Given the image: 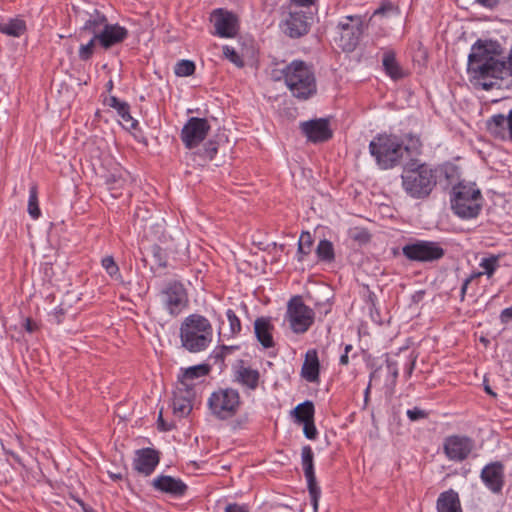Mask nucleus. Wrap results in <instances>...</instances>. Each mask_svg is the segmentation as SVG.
Segmentation results:
<instances>
[{"label": "nucleus", "instance_id": "12", "mask_svg": "<svg viewBox=\"0 0 512 512\" xmlns=\"http://www.w3.org/2000/svg\"><path fill=\"white\" fill-rule=\"evenodd\" d=\"M211 126L206 118L191 117L181 130V140L185 147H197L208 135Z\"/></svg>", "mask_w": 512, "mask_h": 512}, {"label": "nucleus", "instance_id": "38", "mask_svg": "<svg viewBox=\"0 0 512 512\" xmlns=\"http://www.w3.org/2000/svg\"><path fill=\"white\" fill-rule=\"evenodd\" d=\"M479 266L483 269V271H481L483 275L491 278L499 267V256L490 255L488 257H484L481 259Z\"/></svg>", "mask_w": 512, "mask_h": 512}, {"label": "nucleus", "instance_id": "55", "mask_svg": "<svg viewBox=\"0 0 512 512\" xmlns=\"http://www.w3.org/2000/svg\"><path fill=\"white\" fill-rule=\"evenodd\" d=\"M291 2L299 7H310L315 5L318 0H291Z\"/></svg>", "mask_w": 512, "mask_h": 512}, {"label": "nucleus", "instance_id": "58", "mask_svg": "<svg viewBox=\"0 0 512 512\" xmlns=\"http://www.w3.org/2000/svg\"><path fill=\"white\" fill-rule=\"evenodd\" d=\"M143 212H145L147 214L148 210L145 207H137V209L134 213L135 218H137V219L141 218L142 220H145L146 215Z\"/></svg>", "mask_w": 512, "mask_h": 512}, {"label": "nucleus", "instance_id": "33", "mask_svg": "<svg viewBox=\"0 0 512 512\" xmlns=\"http://www.w3.org/2000/svg\"><path fill=\"white\" fill-rule=\"evenodd\" d=\"M314 413V404L309 400L298 404L292 411L295 421L299 424L314 420Z\"/></svg>", "mask_w": 512, "mask_h": 512}, {"label": "nucleus", "instance_id": "59", "mask_svg": "<svg viewBox=\"0 0 512 512\" xmlns=\"http://www.w3.org/2000/svg\"><path fill=\"white\" fill-rule=\"evenodd\" d=\"M414 365H415V360L414 359H410L408 360L406 363H405V373L410 376L413 369H414Z\"/></svg>", "mask_w": 512, "mask_h": 512}, {"label": "nucleus", "instance_id": "15", "mask_svg": "<svg viewBox=\"0 0 512 512\" xmlns=\"http://www.w3.org/2000/svg\"><path fill=\"white\" fill-rule=\"evenodd\" d=\"M301 133L312 143L327 142L333 137L329 120L326 118L312 119L300 123Z\"/></svg>", "mask_w": 512, "mask_h": 512}, {"label": "nucleus", "instance_id": "52", "mask_svg": "<svg viewBox=\"0 0 512 512\" xmlns=\"http://www.w3.org/2000/svg\"><path fill=\"white\" fill-rule=\"evenodd\" d=\"M65 309L61 306H58L57 308H55L54 312H53V317H54V320L57 324H60L62 323L63 321V318H64V315H65Z\"/></svg>", "mask_w": 512, "mask_h": 512}, {"label": "nucleus", "instance_id": "4", "mask_svg": "<svg viewBox=\"0 0 512 512\" xmlns=\"http://www.w3.org/2000/svg\"><path fill=\"white\" fill-rule=\"evenodd\" d=\"M284 82L292 96L308 100L317 93V82L311 66L302 60H294L283 70Z\"/></svg>", "mask_w": 512, "mask_h": 512}, {"label": "nucleus", "instance_id": "31", "mask_svg": "<svg viewBox=\"0 0 512 512\" xmlns=\"http://www.w3.org/2000/svg\"><path fill=\"white\" fill-rule=\"evenodd\" d=\"M105 103L109 106L114 108L118 115L122 118L125 122H131V127L135 128L137 126V121L133 119V117L130 114V106L127 102L119 100L115 96L109 97Z\"/></svg>", "mask_w": 512, "mask_h": 512}, {"label": "nucleus", "instance_id": "64", "mask_svg": "<svg viewBox=\"0 0 512 512\" xmlns=\"http://www.w3.org/2000/svg\"><path fill=\"white\" fill-rule=\"evenodd\" d=\"M484 391L491 397L496 398L498 396V392L494 391L492 386H484Z\"/></svg>", "mask_w": 512, "mask_h": 512}, {"label": "nucleus", "instance_id": "60", "mask_svg": "<svg viewBox=\"0 0 512 512\" xmlns=\"http://www.w3.org/2000/svg\"><path fill=\"white\" fill-rule=\"evenodd\" d=\"M468 285H469V280H464L463 283H462V286H461V291H460V299H461V301H463L464 298H465Z\"/></svg>", "mask_w": 512, "mask_h": 512}, {"label": "nucleus", "instance_id": "23", "mask_svg": "<svg viewBox=\"0 0 512 512\" xmlns=\"http://www.w3.org/2000/svg\"><path fill=\"white\" fill-rule=\"evenodd\" d=\"M274 326L271 323L270 317H258L254 321V333L257 340L265 348L274 347L275 343L272 336Z\"/></svg>", "mask_w": 512, "mask_h": 512}, {"label": "nucleus", "instance_id": "54", "mask_svg": "<svg viewBox=\"0 0 512 512\" xmlns=\"http://www.w3.org/2000/svg\"><path fill=\"white\" fill-rule=\"evenodd\" d=\"M500 320L502 323H508L512 321V306L502 310L500 314Z\"/></svg>", "mask_w": 512, "mask_h": 512}, {"label": "nucleus", "instance_id": "34", "mask_svg": "<svg viewBox=\"0 0 512 512\" xmlns=\"http://www.w3.org/2000/svg\"><path fill=\"white\" fill-rule=\"evenodd\" d=\"M316 255L321 262H333L335 260V252L332 242L327 239L320 240L316 248Z\"/></svg>", "mask_w": 512, "mask_h": 512}, {"label": "nucleus", "instance_id": "35", "mask_svg": "<svg viewBox=\"0 0 512 512\" xmlns=\"http://www.w3.org/2000/svg\"><path fill=\"white\" fill-rule=\"evenodd\" d=\"M313 245V238L309 232H302L298 241V261H303L304 256L310 254Z\"/></svg>", "mask_w": 512, "mask_h": 512}, {"label": "nucleus", "instance_id": "37", "mask_svg": "<svg viewBox=\"0 0 512 512\" xmlns=\"http://www.w3.org/2000/svg\"><path fill=\"white\" fill-rule=\"evenodd\" d=\"M26 30V24L21 19H11L3 26V34L13 37L21 36Z\"/></svg>", "mask_w": 512, "mask_h": 512}, {"label": "nucleus", "instance_id": "7", "mask_svg": "<svg viewBox=\"0 0 512 512\" xmlns=\"http://www.w3.org/2000/svg\"><path fill=\"white\" fill-rule=\"evenodd\" d=\"M240 404L238 391L231 387L219 388L208 399L211 414L220 420H227L235 416Z\"/></svg>", "mask_w": 512, "mask_h": 512}, {"label": "nucleus", "instance_id": "57", "mask_svg": "<svg viewBox=\"0 0 512 512\" xmlns=\"http://www.w3.org/2000/svg\"><path fill=\"white\" fill-rule=\"evenodd\" d=\"M476 2L483 7L492 9L498 4L499 0H476Z\"/></svg>", "mask_w": 512, "mask_h": 512}, {"label": "nucleus", "instance_id": "6", "mask_svg": "<svg viewBox=\"0 0 512 512\" xmlns=\"http://www.w3.org/2000/svg\"><path fill=\"white\" fill-rule=\"evenodd\" d=\"M482 194L475 183L459 182L451 190V209L462 219L476 218L482 209Z\"/></svg>", "mask_w": 512, "mask_h": 512}, {"label": "nucleus", "instance_id": "39", "mask_svg": "<svg viewBox=\"0 0 512 512\" xmlns=\"http://www.w3.org/2000/svg\"><path fill=\"white\" fill-rule=\"evenodd\" d=\"M127 182H128V175H126V177H124L121 173L120 174L112 173L107 177V180H106L109 190L112 191V195L114 197H117L116 192L120 189H123L125 187V185L127 184Z\"/></svg>", "mask_w": 512, "mask_h": 512}, {"label": "nucleus", "instance_id": "62", "mask_svg": "<svg viewBox=\"0 0 512 512\" xmlns=\"http://www.w3.org/2000/svg\"><path fill=\"white\" fill-rule=\"evenodd\" d=\"M507 131L509 133L510 139L512 140V109L509 111V114H508Z\"/></svg>", "mask_w": 512, "mask_h": 512}, {"label": "nucleus", "instance_id": "1", "mask_svg": "<svg viewBox=\"0 0 512 512\" xmlns=\"http://www.w3.org/2000/svg\"><path fill=\"white\" fill-rule=\"evenodd\" d=\"M468 73L483 90L489 91L496 80L512 78V48L504 56V48L498 41L478 39L468 56Z\"/></svg>", "mask_w": 512, "mask_h": 512}, {"label": "nucleus", "instance_id": "42", "mask_svg": "<svg viewBox=\"0 0 512 512\" xmlns=\"http://www.w3.org/2000/svg\"><path fill=\"white\" fill-rule=\"evenodd\" d=\"M98 42V38L96 35L93 36L87 44H82L79 48L78 56L82 61H88L92 58L95 50L96 43Z\"/></svg>", "mask_w": 512, "mask_h": 512}, {"label": "nucleus", "instance_id": "56", "mask_svg": "<svg viewBox=\"0 0 512 512\" xmlns=\"http://www.w3.org/2000/svg\"><path fill=\"white\" fill-rule=\"evenodd\" d=\"M226 512H247L246 508L244 506L238 505V504H229L227 505Z\"/></svg>", "mask_w": 512, "mask_h": 512}, {"label": "nucleus", "instance_id": "49", "mask_svg": "<svg viewBox=\"0 0 512 512\" xmlns=\"http://www.w3.org/2000/svg\"><path fill=\"white\" fill-rule=\"evenodd\" d=\"M217 152H218L217 143L210 140L205 144L201 155L204 156L208 160H213V158L215 157Z\"/></svg>", "mask_w": 512, "mask_h": 512}, {"label": "nucleus", "instance_id": "27", "mask_svg": "<svg viewBox=\"0 0 512 512\" xmlns=\"http://www.w3.org/2000/svg\"><path fill=\"white\" fill-rule=\"evenodd\" d=\"M398 374V367L396 362L387 360L385 365L379 366L370 374L369 384L372 382H382L386 384H394Z\"/></svg>", "mask_w": 512, "mask_h": 512}, {"label": "nucleus", "instance_id": "25", "mask_svg": "<svg viewBox=\"0 0 512 512\" xmlns=\"http://www.w3.org/2000/svg\"><path fill=\"white\" fill-rule=\"evenodd\" d=\"M320 363L315 349L308 350L301 368V376L307 382L319 381Z\"/></svg>", "mask_w": 512, "mask_h": 512}, {"label": "nucleus", "instance_id": "9", "mask_svg": "<svg viewBox=\"0 0 512 512\" xmlns=\"http://www.w3.org/2000/svg\"><path fill=\"white\" fill-rule=\"evenodd\" d=\"M366 28L367 25L362 15H349L340 21L337 29L339 30V46L342 50L354 51Z\"/></svg>", "mask_w": 512, "mask_h": 512}, {"label": "nucleus", "instance_id": "26", "mask_svg": "<svg viewBox=\"0 0 512 512\" xmlns=\"http://www.w3.org/2000/svg\"><path fill=\"white\" fill-rule=\"evenodd\" d=\"M436 509L437 512H463L459 494L453 489L440 493Z\"/></svg>", "mask_w": 512, "mask_h": 512}, {"label": "nucleus", "instance_id": "32", "mask_svg": "<svg viewBox=\"0 0 512 512\" xmlns=\"http://www.w3.org/2000/svg\"><path fill=\"white\" fill-rule=\"evenodd\" d=\"M209 371L210 366L207 364H199L188 367L186 369H181L180 373L178 374V383L184 384L186 380H194L205 376L209 373Z\"/></svg>", "mask_w": 512, "mask_h": 512}, {"label": "nucleus", "instance_id": "50", "mask_svg": "<svg viewBox=\"0 0 512 512\" xmlns=\"http://www.w3.org/2000/svg\"><path fill=\"white\" fill-rule=\"evenodd\" d=\"M303 433L307 439L314 440L317 437L318 431L315 426L314 420L302 423Z\"/></svg>", "mask_w": 512, "mask_h": 512}, {"label": "nucleus", "instance_id": "46", "mask_svg": "<svg viewBox=\"0 0 512 512\" xmlns=\"http://www.w3.org/2000/svg\"><path fill=\"white\" fill-rule=\"evenodd\" d=\"M350 237L360 244H366L371 240V234L365 228L355 227L350 230Z\"/></svg>", "mask_w": 512, "mask_h": 512}, {"label": "nucleus", "instance_id": "11", "mask_svg": "<svg viewBox=\"0 0 512 512\" xmlns=\"http://www.w3.org/2000/svg\"><path fill=\"white\" fill-rule=\"evenodd\" d=\"M287 317L293 332L302 334L314 323L315 313L300 296H295L288 302Z\"/></svg>", "mask_w": 512, "mask_h": 512}, {"label": "nucleus", "instance_id": "40", "mask_svg": "<svg viewBox=\"0 0 512 512\" xmlns=\"http://www.w3.org/2000/svg\"><path fill=\"white\" fill-rule=\"evenodd\" d=\"M102 267L107 274L114 280H122V275L118 264L115 262L113 256H105L101 261Z\"/></svg>", "mask_w": 512, "mask_h": 512}, {"label": "nucleus", "instance_id": "24", "mask_svg": "<svg viewBox=\"0 0 512 512\" xmlns=\"http://www.w3.org/2000/svg\"><path fill=\"white\" fill-rule=\"evenodd\" d=\"M234 380L240 384H258L260 373L253 369L245 360H237L233 366Z\"/></svg>", "mask_w": 512, "mask_h": 512}, {"label": "nucleus", "instance_id": "10", "mask_svg": "<svg viewBox=\"0 0 512 512\" xmlns=\"http://www.w3.org/2000/svg\"><path fill=\"white\" fill-rule=\"evenodd\" d=\"M160 295L164 308L171 316H178L188 306L187 290L178 280L168 281Z\"/></svg>", "mask_w": 512, "mask_h": 512}, {"label": "nucleus", "instance_id": "3", "mask_svg": "<svg viewBox=\"0 0 512 512\" xmlns=\"http://www.w3.org/2000/svg\"><path fill=\"white\" fill-rule=\"evenodd\" d=\"M437 174V168L427 163H421L420 160L411 157L403 165L401 173L402 187L410 197L425 199L432 193L437 184Z\"/></svg>", "mask_w": 512, "mask_h": 512}, {"label": "nucleus", "instance_id": "45", "mask_svg": "<svg viewBox=\"0 0 512 512\" xmlns=\"http://www.w3.org/2000/svg\"><path fill=\"white\" fill-rule=\"evenodd\" d=\"M226 316L230 326V335L234 337L241 332V321L232 309L227 310Z\"/></svg>", "mask_w": 512, "mask_h": 512}, {"label": "nucleus", "instance_id": "21", "mask_svg": "<svg viewBox=\"0 0 512 512\" xmlns=\"http://www.w3.org/2000/svg\"><path fill=\"white\" fill-rule=\"evenodd\" d=\"M127 37L128 30L125 27L109 23L102 28L101 33L96 35L98 43L104 49H109L114 45L122 43Z\"/></svg>", "mask_w": 512, "mask_h": 512}, {"label": "nucleus", "instance_id": "43", "mask_svg": "<svg viewBox=\"0 0 512 512\" xmlns=\"http://www.w3.org/2000/svg\"><path fill=\"white\" fill-rule=\"evenodd\" d=\"M393 14H399V9L390 0H383L380 6L374 11L373 16L388 17Z\"/></svg>", "mask_w": 512, "mask_h": 512}, {"label": "nucleus", "instance_id": "61", "mask_svg": "<svg viewBox=\"0 0 512 512\" xmlns=\"http://www.w3.org/2000/svg\"><path fill=\"white\" fill-rule=\"evenodd\" d=\"M108 475L109 477L114 480V481H118V480H122L123 479V474L122 472H112V471H108Z\"/></svg>", "mask_w": 512, "mask_h": 512}, {"label": "nucleus", "instance_id": "17", "mask_svg": "<svg viewBox=\"0 0 512 512\" xmlns=\"http://www.w3.org/2000/svg\"><path fill=\"white\" fill-rule=\"evenodd\" d=\"M311 19L303 11H291L283 23V31L290 38H300L310 31Z\"/></svg>", "mask_w": 512, "mask_h": 512}, {"label": "nucleus", "instance_id": "53", "mask_svg": "<svg viewBox=\"0 0 512 512\" xmlns=\"http://www.w3.org/2000/svg\"><path fill=\"white\" fill-rule=\"evenodd\" d=\"M157 427L160 431H170L172 429V425H170L164 421L162 412L159 413V416L157 419Z\"/></svg>", "mask_w": 512, "mask_h": 512}, {"label": "nucleus", "instance_id": "20", "mask_svg": "<svg viewBox=\"0 0 512 512\" xmlns=\"http://www.w3.org/2000/svg\"><path fill=\"white\" fill-rule=\"evenodd\" d=\"M194 386H176L173 391L172 406L175 414L188 415L193 407Z\"/></svg>", "mask_w": 512, "mask_h": 512}, {"label": "nucleus", "instance_id": "16", "mask_svg": "<svg viewBox=\"0 0 512 512\" xmlns=\"http://www.w3.org/2000/svg\"><path fill=\"white\" fill-rule=\"evenodd\" d=\"M474 447L473 440L467 436L452 435L444 440V453L449 460L463 461Z\"/></svg>", "mask_w": 512, "mask_h": 512}, {"label": "nucleus", "instance_id": "18", "mask_svg": "<svg viewBox=\"0 0 512 512\" xmlns=\"http://www.w3.org/2000/svg\"><path fill=\"white\" fill-rule=\"evenodd\" d=\"M504 465L500 461L487 464L481 471L480 478L493 493H500L504 486Z\"/></svg>", "mask_w": 512, "mask_h": 512}, {"label": "nucleus", "instance_id": "51", "mask_svg": "<svg viewBox=\"0 0 512 512\" xmlns=\"http://www.w3.org/2000/svg\"><path fill=\"white\" fill-rule=\"evenodd\" d=\"M427 416H428V414L424 410H421L417 407L407 410V417L411 421H417L419 419H424Z\"/></svg>", "mask_w": 512, "mask_h": 512}, {"label": "nucleus", "instance_id": "30", "mask_svg": "<svg viewBox=\"0 0 512 512\" xmlns=\"http://www.w3.org/2000/svg\"><path fill=\"white\" fill-rule=\"evenodd\" d=\"M508 116L493 115L486 122L487 130L495 137L504 139L507 133Z\"/></svg>", "mask_w": 512, "mask_h": 512}, {"label": "nucleus", "instance_id": "5", "mask_svg": "<svg viewBox=\"0 0 512 512\" xmlns=\"http://www.w3.org/2000/svg\"><path fill=\"white\" fill-rule=\"evenodd\" d=\"M212 334L210 321L200 314L187 316L180 326L182 346L192 353L205 350L212 341Z\"/></svg>", "mask_w": 512, "mask_h": 512}, {"label": "nucleus", "instance_id": "36", "mask_svg": "<svg viewBox=\"0 0 512 512\" xmlns=\"http://www.w3.org/2000/svg\"><path fill=\"white\" fill-rule=\"evenodd\" d=\"M28 213L33 219H38L41 216L38 202V187L35 183L31 185L29 190Z\"/></svg>", "mask_w": 512, "mask_h": 512}, {"label": "nucleus", "instance_id": "28", "mask_svg": "<svg viewBox=\"0 0 512 512\" xmlns=\"http://www.w3.org/2000/svg\"><path fill=\"white\" fill-rule=\"evenodd\" d=\"M382 65L385 73L393 80H399L406 76L404 69L398 63L396 54L393 50H388L383 54Z\"/></svg>", "mask_w": 512, "mask_h": 512}, {"label": "nucleus", "instance_id": "19", "mask_svg": "<svg viewBox=\"0 0 512 512\" xmlns=\"http://www.w3.org/2000/svg\"><path fill=\"white\" fill-rule=\"evenodd\" d=\"M159 461V453L156 450L143 448L136 451L133 467L138 473L149 476L154 472Z\"/></svg>", "mask_w": 512, "mask_h": 512}, {"label": "nucleus", "instance_id": "44", "mask_svg": "<svg viewBox=\"0 0 512 512\" xmlns=\"http://www.w3.org/2000/svg\"><path fill=\"white\" fill-rule=\"evenodd\" d=\"M151 253L154 258L156 265L160 268L167 267V253L165 249H163L158 244H153L151 246Z\"/></svg>", "mask_w": 512, "mask_h": 512}, {"label": "nucleus", "instance_id": "48", "mask_svg": "<svg viewBox=\"0 0 512 512\" xmlns=\"http://www.w3.org/2000/svg\"><path fill=\"white\" fill-rule=\"evenodd\" d=\"M235 348V346L220 345L212 352L210 358L214 359L215 363L223 362L226 355L231 353Z\"/></svg>", "mask_w": 512, "mask_h": 512}, {"label": "nucleus", "instance_id": "47", "mask_svg": "<svg viewBox=\"0 0 512 512\" xmlns=\"http://www.w3.org/2000/svg\"><path fill=\"white\" fill-rule=\"evenodd\" d=\"M224 56L238 67H243L244 62L236 50L228 45L223 47Z\"/></svg>", "mask_w": 512, "mask_h": 512}, {"label": "nucleus", "instance_id": "2", "mask_svg": "<svg viewBox=\"0 0 512 512\" xmlns=\"http://www.w3.org/2000/svg\"><path fill=\"white\" fill-rule=\"evenodd\" d=\"M421 149L420 138L413 134L401 138L396 134L379 133L369 143L370 155L382 170L402 165L405 154L411 158L419 155Z\"/></svg>", "mask_w": 512, "mask_h": 512}, {"label": "nucleus", "instance_id": "63", "mask_svg": "<svg viewBox=\"0 0 512 512\" xmlns=\"http://www.w3.org/2000/svg\"><path fill=\"white\" fill-rule=\"evenodd\" d=\"M35 327H36V324L31 319L26 320L25 328L27 331L33 332Z\"/></svg>", "mask_w": 512, "mask_h": 512}, {"label": "nucleus", "instance_id": "41", "mask_svg": "<svg viewBox=\"0 0 512 512\" xmlns=\"http://www.w3.org/2000/svg\"><path fill=\"white\" fill-rule=\"evenodd\" d=\"M195 63L191 60H180L174 68V72L179 77H188L194 74Z\"/></svg>", "mask_w": 512, "mask_h": 512}, {"label": "nucleus", "instance_id": "14", "mask_svg": "<svg viewBox=\"0 0 512 512\" xmlns=\"http://www.w3.org/2000/svg\"><path fill=\"white\" fill-rule=\"evenodd\" d=\"M215 33L222 38H233L239 30V18L236 14L223 8L215 9L211 14Z\"/></svg>", "mask_w": 512, "mask_h": 512}, {"label": "nucleus", "instance_id": "22", "mask_svg": "<svg viewBox=\"0 0 512 512\" xmlns=\"http://www.w3.org/2000/svg\"><path fill=\"white\" fill-rule=\"evenodd\" d=\"M152 486L158 491L176 497L183 496L187 490V485L182 480L167 475H161L155 478L152 482Z\"/></svg>", "mask_w": 512, "mask_h": 512}, {"label": "nucleus", "instance_id": "13", "mask_svg": "<svg viewBox=\"0 0 512 512\" xmlns=\"http://www.w3.org/2000/svg\"><path fill=\"white\" fill-rule=\"evenodd\" d=\"M301 464L303 467L304 475L307 480L308 491L310 495L311 505L313 512L318 510V502L321 495V489L317 484L315 471H314V453L309 445H305L301 450Z\"/></svg>", "mask_w": 512, "mask_h": 512}, {"label": "nucleus", "instance_id": "8", "mask_svg": "<svg viewBox=\"0 0 512 512\" xmlns=\"http://www.w3.org/2000/svg\"><path fill=\"white\" fill-rule=\"evenodd\" d=\"M402 254L410 262L433 263L444 257L445 249L436 241L414 239L402 247Z\"/></svg>", "mask_w": 512, "mask_h": 512}, {"label": "nucleus", "instance_id": "29", "mask_svg": "<svg viewBox=\"0 0 512 512\" xmlns=\"http://www.w3.org/2000/svg\"><path fill=\"white\" fill-rule=\"evenodd\" d=\"M108 20L105 14L97 9H94L93 13L89 15V19L85 21L81 28V32H88L93 36L101 33L102 28L107 25Z\"/></svg>", "mask_w": 512, "mask_h": 512}]
</instances>
